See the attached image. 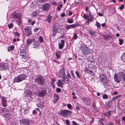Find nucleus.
<instances>
[{
  "label": "nucleus",
  "instance_id": "7c9ffc66",
  "mask_svg": "<svg viewBox=\"0 0 125 125\" xmlns=\"http://www.w3.org/2000/svg\"><path fill=\"white\" fill-rule=\"evenodd\" d=\"M90 16H91L88 19V21H89L90 22H92L93 21V20H94V18L93 15Z\"/></svg>",
  "mask_w": 125,
  "mask_h": 125
},
{
  "label": "nucleus",
  "instance_id": "a878e982",
  "mask_svg": "<svg viewBox=\"0 0 125 125\" xmlns=\"http://www.w3.org/2000/svg\"><path fill=\"white\" fill-rule=\"evenodd\" d=\"M14 48V45H11L8 48L7 50L8 52H10L13 50Z\"/></svg>",
  "mask_w": 125,
  "mask_h": 125
},
{
  "label": "nucleus",
  "instance_id": "f03ea898",
  "mask_svg": "<svg viewBox=\"0 0 125 125\" xmlns=\"http://www.w3.org/2000/svg\"><path fill=\"white\" fill-rule=\"evenodd\" d=\"M34 81L37 84L41 86L44 85L45 82V77L41 75L37 76Z\"/></svg>",
  "mask_w": 125,
  "mask_h": 125
},
{
  "label": "nucleus",
  "instance_id": "5701e85b",
  "mask_svg": "<svg viewBox=\"0 0 125 125\" xmlns=\"http://www.w3.org/2000/svg\"><path fill=\"white\" fill-rule=\"evenodd\" d=\"M20 54L21 56L26 55V54L25 50L23 49H21L20 51Z\"/></svg>",
  "mask_w": 125,
  "mask_h": 125
},
{
  "label": "nucleus",
  "instance_id": "4468645a",
  "mask_svg": "<svg viewBox=\"0 0 125 125\" xmlns=\"http://www.w3.org/2000/svg\"><path fill=\"white\" fill-rule=\"evenodd\" d=\"M115 113L116 112L115 110H110L105 113L104 114V115L108 117L111 116L112 113H114L115 114Z\"/></svg>",
  "mask_w": 125,
  "mask_h": 125
},
{
  "label": "nucleus",
  "instance_id": "c756f323",
  "mask_svg": "<svg viewBox=\"0 0 125 125\" xmlns=\"http://www.w3.org/2000/svg\"><path fill=\"white\" fill-rule=\"evenodd\" d=\"M75 73L77 77L79 79H80L81 74L77 71H76L75 72Z\"/></svg>",
  "mask_w": 125,
  "mask_h": 125
},
{
  "label": "nucleus",
  "instance_id": "0eeeda50",
  "mask_svg": "<svg viewBox=\"0 0 125 125\" xmlns=\"http://www.w3.org/2000/svg\"><path fill=\"white\" fill-rule=\"evenodd\" d=\"M9 64L7 63L2 62L0 63V71H3L9 69Z\"/></svg>",
  "mask_w": 125,
  "mask_h": 125
},
{
  "label": "nucleus",
  "instance_id": "e2e57ef3",
  "mask_svg": "<svg viewBox=\"0 0 125 125\" xmlns=\"http://www.w3.org/2000/svg\"><path fill=\"white\" fill-rule=\"evenodd\" d=\"M105 118H101L100 119V120L98 121L100 122H102V121L104 120V119Z\"/></svg>",
  "mask_w": 125,
  "mask_h": 125
},
{
  "label": "nucleus",
  "instance_id": "9d476101",
  "mask_svg": "<svg viewBox=\"0 0 125 125\" xmlns=\"http://www.w3.org/2000/svg\"><path fill=\"white\" fill-rule=\"evenodd\" d=\"M31 27H27L24 28L25 35L27 36L31 35L32 33L31 31Z\"/></svg>",
  "mask_w": 125,
  "mask_h": 125
},
{
  "label": "nucleus",
  "instance_id": "f704fd0d",
  "mask_svg": "<svg viewBox=\"0 0 125 125\" xmlns=\"http://www.w3.org/2000/svg\"><path fill=\"white\" fill-rule=\"evenodd\" d=\"M23 57L22 58L23 61H26L28 59V58L27 57L26 55H24V56H22Z\"/></svg>",
  "mask_w": 125,
  "mask_h": 125
},
{
  "label": "nucleus",
  "instance_id": "13d9d810",
  "mask_svg": "<svg viewBox=\"0 0 125 125\" xmlns=\"http://www.w3.org/2000/svg\"><path fill=\"white\" fill-rule=\"evenodd\" d=\"M66 125H70V122L68 120H66Z\"/></svg>",
  "mask_w": 125,
  "mask_h": 125
},
{
  "label": "nucleus",
  "instance_id": "4d7b16f0",
  "mask_svg": "<svg viewBox=\"0 0 125 125\" xmlns=\"http://www.w3.org/2000/svg\"><path fill=\"white\" fill-rule=\"evenodd\" d=\"M56 91L58 92H60L61 91V89L59 88H57L56 89Z\"/></svg>",
  "mask_w": 125,
  "mask_h": 125
},
{
  "label": "nucleus",
  "instance_id": "bf43d9fd",
  "mask_svg": "<svg viewBox=\"0 0 125 125\" xmlns=\"http://www.w3.org/2000/svg\"><path fill=\"white\" fill-rule=\"evenodd\" d=\"M8 109H6V108H3L2 109V111L3 112L5 111L6 112H7L8 111Z\"/></svg>",
  "mask_w": 125,
  "mask_h": 125
},
{
  "label": "nucleus",
  "instance_id": "ddd939ff",
  "mask_svg": "<svg viewBox=\"0 0 125 125\" xmlns=\"http://www.w3.org/2000/svg\"><path fill=\"white\" fill-rule=\"evenodd\" d=\"M82 52L83 54L86 55L89 54V48L87 47L83 46L82 47Z\"/></svg>",
  "mask_w": 125,
  "mask_h": 125
},
{
  "label": "nucleus",
  "instance_id": "2f4dec72",
  "mask_svg": "<svg viewBox=\"0 0 125 125\" xmlns=\"http://www.w3.org/2000/svg\"><path fill=\"white\" fill-rule=\"evenodd\" d=\"M95 26H97V29L101 27V25L97 21H96V22Z\"/></svg>",
  "mask_w": 125,
  "mask_h": 125
},
{
  "label": "nucleus",
  "instance_id": "09e8293b",
  "mask_svg": "<svg viewBox=\"0 0 125 125\" xmlns=\"http://www.w3.org/2000/svg\"><path fill=\"white\" fill-rule=\"evenodd\" d=\"M72 125H79V124H77L74 121H73L72 122Z\"/></svg>",
  "mask_w": 125,
  "mask_h": 125
},
{
  "label": "nucleus",
  "instance_id": "5fc2aeb1",
  "mask_svg": "<svg viewBox=\"0 0 125 125\" xmlns=\"http://www.w3.org/2000/svg\"><path fill=\"white\" fill-rule=\"evenodd\" d=\"M113 123L112 122H109L105 124V125H112Z\"/></svg>",
  "mask_w": 125,
  "mask_h": 125
},
{
  "label": "nucleus",
  "instance_id": "8fccbe9b",
  "mask_svg": "<svg viewBox=\"0 0 125 125\" xmlns=\"http://www.w3.org/2000/svg\"><path fill=\"white\" fill-rule=\"evenodd\" d=\"M67 106L68 108L69 109H71L72 108V105L70 104H67Z\"/></svg>",
  "mask_w": 125,
  "mask_h": 125
},
{
  "label": "nucleus",
  "instance_id": "393cba45",
  "mask_svg": "<svg viewBox=\"0 0 125 125\" xmlns=\"http://www.w3.org/2000/svg\"><path fill=\"white\" fill-rule=\"evenodd\" d=\"M26 43L27 44H31L34 41V39H27L26 40Z\"/></svg>",
  "mask_w": 125,
  "mask_h": 125
},
{
  "label": "nucleus",
  "instance_id": "f257e3e1",
  "mask_svg": "<svg viewBox=\"0 0 125 125\" xmlns=\"http://www.w3.org/2000/svg\"><path fill=\"white\" fill-rule=\"evenodd\" d=\"M115 81L117 83L121 81L125 82V73L124 72H121L115 74L114 77Z\"/></svg>",
  "mask_w": 125,
  "mask_h": 125
},
{
  "label": "nucleus",
  "instance_id": "412c9836",
  "mask_svg": "<svg viewBox=\"0 0 125 125\" xmlns=\"http://www.w3.org/2000/svg\"><path fill=\"white\" fill-rule=\"evenodd\" d=\"M52 17L50 14H49L47 18L46 19V21L50 23H51V21H52Z\"/></svg>",
  "mask_w": 125,
  "mask_h": 125
},
{
  "label": "nucleus",
  "instance_id": "4be33fe9",
  "mask_svg": "<svg viewBox=\"0 0 125 125\" xmlns=\"http://www.w3.org/2000/svg\"><path fill=\"white\" fill-rule=\"evenodd\" d=\"M57 52L55 53V55L58 59L60 58L61 56V52L60 51H56Z\"/></svg>",
  "mask_w": 125,
  "mask_h": 125
},
{
  "label": "nucleus",
  "instance_id": "de8ad7c7",
  "mask_svg": "<svg viewBox=\"0 0 125 125\" xmlns=\"http://www.w3.org/2000/svg\"><path fill=\"white\" fill-rule=\"evenodd\" d=\"M83 17L85 18L86 20H87V18L89 17V15H86L85 14H83Z\"/></svg>",
  "mask_w": 125,
  "mask_h": 125
},
{
  "label": "nucleus",
  "instance_id": "69168bd1",
  "mask_svg": "<svg viewBox=\"0 0 125 125\" xmlns=\"http://www.w3.org/2000/svg\"><path fill=\"white\" fill-rule=\"evenodd\" d=\"M65 15V14L63 13L62 12L61 14V17H64Z\"/></svg>",
  "mask_w": 125,
  "mask_h": 125
},
{
  "label": "nucleus",
  "instance_id": "49530a36",
  "mask_svg": "<svg viewBox=\"0 0 125 125\" xmlns=\"http://www.w3.org/2000/svg\"><path fill=\"white\" fill-rule=\"evenodd\" d=\"M62 4H61L60 5L59 7H57V9L59 11H60L61 9L60 8H62Z\"/></svg>",
  "mask_w": 125,
  "mask_h": 125
},
{
  "label": "nucleus",
  "instance_id": "aec40b11",
  "mask_svg": "<svg viewBox=\"0 0 125 125\" xmlns=\"http://www.w3.org/2000/svg\"><path fill=\"white\" fill-rule=\"evenodd\" d=\"M54 30H55L57 32H60V31L61 30V29L58 26H54L53 28V29Z\"/></svg>",
  "mask_w": 125,
  "mask_h": 125
},
{
  "label": "nucleus",
  "instance_id": "c03bdc74",
  "mask_svg": "<svg viewBox=\"0 0 125 125\" xmlns=\"http://www.w3.org/2000/svg\"><path fill=\"white\" fill-rule=\"evenodd\" d=\"M8 27L9 29L12 28L13 27V24L12 23H10L8 25Z\"/></svg>",
  "mask_w": 125,
  "mask_h": 125
},
{
  "label": "nucleus",
  "instance_id": "58836bf2",
  "mask_svg": "<svg viewBox=\"0 0 125 125\" xmlns=\"http://www.w3.org/2000/svg\"><path fill=\"white\" fill-rule=\"evenodd\" d=\"M32 13L33 17H35L37 15V12L36 11H34Z\"/></svg>",
  "mask_w": 125,
  "mask_h": 125
},
{
  "label": "nucleus",
  "instance_id": "473e14b6",
  "mask_svg": "<svg viewBox=\"0 0 125 125\" xmlns=\"http://www.w3.org/2000/svg\"><path fill=\"white\" fill-rule=\"evenodd\" d=\"M67 23H71L73 22V19H71L69 18H68L67 19Z\"/></svg>",
  "mask_w": 125,
  "mask_h": 125
},
{
  "label": "nucleus",
  "instance_id": "4c0bfd02",
  "mask_svg": "<svg viewBox=\"0 0 125 125\" xmlns=\"http://www.w3.org/2000/svg\"><path fill=\"white\" fill-rule=\"evenodd\" d=\"M1 102H7V100L6 99V98L4 96H2L1 97Z\"/></svg>",
  "mask_w": 125,
  "mask_h": 125
},
{
  "label": "nucleus",
  "instance_id": "6e6d98bb",
  "mask_svg": "<svg viewBox=\"0 0 125 125\" xmlns=\"http://www.w3.org/2000/svg\"><path fill=\"white\" fill-rule=\"evenodd\" d=\"M39 106L41 108H42L44 107V105L43 104H39Z\"/></svg>",
  "mask_w": 125,
  "mask_h": 125
},
{
  "label": "nucleus",
  "instance_id": "f8f14e48",
  "mask_svg": "<svg viewBox=\"0 0 125 125\" xmlns=\"http://www.w3.org/2000/svg\"><path fill=\"white\" fill-rule=\"evenodd\" d=\"M47 92L45 89H43L39 91L37 93V95L39 97H43L45 96Z\"/></svg>",
  "mask_w": 125,
  "mask_h": 125
},
{
  "label": "nucleus",
  "instance_id": "7ed1b4c3",
  "mask_svg": "<svg viewBox=\"0 0 125 125\" xmlns=\"http://www.w3.org/2000/svg\"><path fill=\"white\" fill-rule=\"evenodd\" d=\"M12 18H14L17 22V24L20 26L22 22V21L21 19V16L20 13H16L12 14L11 16Z\"/></svg>",
  "mask_w": 125,
  "mask_h": 125
},
{
  "label": "nucleus",
  "instance_id": "a211bd4d",
  "mask_svg": "<svg viewBox=\"0 0 125 125\" xmlns=\"http://www.w3.org/2000/svg\"><path fill=\"white\" fill-rule=\"evenodd\" d=\"M69 81V79L66 76H65L62 79V82H64L66 83H68Z\"/></svg>",
  "mask_w": 125,
  "mask_h": 125
},
{
  "label": "nucleus",
  "instance_id": "774afa93",
  "mask_svg": "<svg viewBox=\"0 0 125 125\" xmlns=\"http://www.w3.org/2000/svg\"><path fill=\"white\" fill-rule=\"evenodd\" d=\"M93 107L94 109L95 108H96V104L94 103H93Z\"/></svg>",
  "mask_w": 125,
  "mask_h": 125
},
{
  "label": "nucleus",
  "instance_id": "3c124183",
  "mask_svg": "<svg viewBox=\"0 0 125 125\" xmlns=\"http://www.w3.org/2000/svg\"><path fill=\"white\" fill-rule=\"evenodd\" d=\"M39 28L40 27H39V28H35L33 30L34 32H35L38 31Z\"/></svg>",
  "mask_w": 125,
  "mask_h": 125
},
{
  "label": "nucleus",
  "instance_id": "864d4df0",
  "mask_svg": "<svg viewBox=\"0 0 125 125\" xmlns=\"http://www.w3.org/2000/svg\"><path fill=\"white\" fill-rule=\"evenodd\" d=\"M124 8V5H121L119 7V9L120 10H121L122 9Z\"/></svg>",
  "mask_w": 125,
  "mask_h": 125
},
{
  "label": "nucleus",
  "instance_id": "680f3d73",
  "mask_svg": "<svg viewBox=\"0 0 125 125\" xmlns=\"http://www.w3.org/2000/svg\"><path fill=\"white\" fill-rule=\"evenodd\" d=\"M111 102H109L108 103V105L109 107H111Z\"/></svg>",
  "mask_w": 125,
  "mask_h": 125
},
{
  "label": "nucleus",
  "instance_id": "a18cd8bd",
  "mask_svg": "<svg viewBox=\"0 0 125 125\" xmlns=\"http://www.w3.org/2000/svg\"><path fill=\"white\" fill-rule=\"evenodd\" d=\"M119 44L120 45H122L123 42V41L122 39H119Z\"/></svg>",
  "mask_w": 125,
  "mask_h": 125
},
{
  "label": "nucleus",
  "instance_id": "f3484780",
  "mask_svg": "<svg viewBox=\"0 0 125 125\" xmlns=\"http://www.w3.org/2000/svg\"><path fill=\"white\" fill-rule=\"evenodd\" d=\"M65 42L64 40H62L61 41V42L58 43L59 49H62L64 46Z\"/></svg>",
  "mask_w": 125,
  "mask_h": 125
},
{
  "label": "nucleus",
  "instance_id": "72a5a7b5",
  "mask_svg": "<svg viewBox=\"0 0 125 125\" xmlns=\"http://www.w3.org/2000/svg\"><path fill=\"white\" fill-rule=\"evenodd\" d=\"M7 102H1L2 106L4 107H6L7 106Z\"/></svg>",
  "mask_w": 125,
  "mask_h": 125
},
{
  "label": "nucleus",
  "instance_id": "a19ab883",
  "mask_svg": "<svg viewBox=\"0 0 125 125\" xmlns=\"http://www.w3.org/2000/svg\"><path fill=\"white\" fill-rule=\"evenodd\" d=\"M39 39L40 42H44L42 36H40L39 37Z\"/></svg>",
  "mask_w": 125,
  "mask_h": 125
},
{
  "label": "nucleus",
  "instance_id": "052dcab7",
  "mask_svg": "<svg viewBox=\"0 0 125 125\" xmlns=\"http://www.w3.org/2000/svg\"><path fill=\"white\" fill-rule=\"evenodd\" d=\"M107 60V59L106 57L105 56L104 57V59L103 58H102L101 59V61H105Z\"/></svg>",
  "mask_w": 125,
  "mask_h": 125
},
{
  "label": "nucleus",
  "instance_id": "603ef678",
  "mask_svg": "<svg viewBox=\"0 0 125 125\" xmlns=\"http://www.w3.org/2000/svg\"><path fill=\"white\" fill-rule=\"evenodd\" d=\"M15 35L17 37H18L20 36V34L17 32H16L15 33Z\"/></svg>",
  "mask_w": 125,
  "mask_h": 125
},
{
  "label": "nucleus",
  "instance_id": "338daca9",
  "mask_svg": "<svg viewBox=\"0 0 125 125\" xmlns=\"http://www.w3.org/2000/svg\"><path fill=\"white\" fill-rule=\"evenodd\" d=\"M35 21H33L31 22V24L32 26L35 23Z\"/></svg>",
  "mask_w": 125,
  "mask_h": 125
},
{
  "label": "nucleus",
  "instance_id": "cd10ccee",
  "mask_svg": "<svg viewBox=\"0 0 125 125\" xmlns=\"http://www.w3.org/2000/svg\"><path fill=\"white\" fill-rule=\"evenodd\" d=\"M121 58L123 62H125V52L123 53L122 55Z\"/></svg>",
  "mask_w": 125,
  "mask_h": 125
},
{
  "label": "nucleus",
  "instance_id": "1a4fd4ad",
  "mask_svg": "<svg viewBox=\"0 0 125 125\" xmlns=\"http://www.w3.org/2000/svg\"><path fill=\"white\" fill-rule=\"evenodd\" d=\"M51 6L49 3H45L42 6V8L43 11H48L50 9Z\"/></svg>",
  "mask_w": 125,
  "mask_h": 125
},
{
  "label": "nucleus",
  "instance_id": "b1692460",
  "mask_svg": "<svg viewBox=\"0 0 125 125\" xmlns=\"http://www.w3.org/2000/svg\"><path fill=\"white\" fill-rule=\"evenodd\" d=\"M40 44L39 42L37 41L34 42L33 44L34 48H37L38 47Z\"/></svg>",
  "mask_w": 125,
  "mask_h": 125
},
{
  "label": "nucleus",
  "instance_id": "c85d7f7f",
  "mask_svg": "<svg viewBox=\"0 0 125 125\" xmlns=\"http://www.w3.org/2000/svg\"><path fill=\"white\" fill-rule=\"evenodd\" d=\"M26 94L28 97L31 96L32 95V92L30 90H29L26 92Z\"/></svg>",
  "mask_w": 125,
  "mask_h": 125
},
{
  "label": "nucleus",
  "instance_id": "dca6fc26",
  "mask_svg": "<svg viewBox=\"0 0 125 125\" xmlns=\"http://www.w3.org/2000/svg\"><path fill=\"white\" fill-rule=\"evenodd\" d=\"M59 73L60 78H63L66 76L65 71L62 69H61L59 70Z\"/></svg>",
  "mask_w": 125,
  "mask_h": 125
},
{
  "label": "nucleus",
  "instance_id": "0e129e2a",
  "mask_svg": "<svg viewBox=\"0 0 125 125\" xmlns=\"http://www.w3.org/2000/svg\"><path fill=\"white\" fill-rule=\"evenodd\" d=\"M98 125H104V124L103 122H99Z\"/></svg>",
  "mask_w": 125,
  "mask_h": 125
},
{
  "label": "nucleus",
  "instance_id": "39448f33",
  "mask_svg": "<svg viewBox=\"0 0 125 125\" xmlns=\"http://www.w3.org/2000/svg\"><path fill=\"white\" fill-rule=\"evenodd\" d=\"M27 76L24 74H21L15 77L13 80V82L19 83L25 80Z\"/></svg>",
  "mask_w": 125,
  "mask_h": 125
},
{
  "label": "nucleus",
  "instance_id": "ea45409f",
  "mask_svg": "<svg viewBox=\"0 0 125 125\" xmlns=\"http://www.w3.org/2000/svg\"><path fill=\"white\" fill-rule=\"evenodd\" d=\"M53 31L52 35L53 37H54L56 35V34L57 32L55 31V30H54L53 29Z\"/></svg>",
  "mask_w": 125,
  "mask_h": 125
},
{
  "label": "nucleus",
  "instance_id": "e433bc0d",
  "mask_svg": "<svg viewBox=\"0 0 125 125\" xmlns=\"http://www.w3.org/2000/svg\"><path fill=\"white\" fill-rule=\"evenodd\" d=\"M73 38L74 40H76L77 38V34L76 33H73Z\"/></svg>",
  "mask_w": 125,
  "mask_h": 125
},
{
  "label": "nucleus",
  "instance_id": "423d86ee",
  "mask_svg": "<svg viewBox=\"0 0 125 125\" xmlns=\"http://www.w3.org/2000/svg\"><path fill=\"white\" fill-rule=\"evenodd\" d=\"M72 113L71 111L68 110H62L58 112V114L60 115L65 117H67Z\"/></svg>",
  "mask_w": 125,
  "mask_h": 125
},
{
  "label": "nucleus",
  "instance_id": "c9c22d12",
  "mask_svg": "<svg viewBox=\"0 0 125 125\" xmlns=\"http://www.w3.org/2000/svg\"><path fill=\"white\" fill-rule=\"evenodd\" d=\"M102 98L104 99H107L108 98V96L106 94H104L102 96Z\"/></svg>",
  "mask_w": 125,
  "mask_h": 125
},
{
  "label": "nucleus",
  "instance_id": "9b49d317",
  "mask_svg": "<svg viewBox=\"0 0 125 125\" xmlns=\"http://www.w3.org/2000/svg\"><path fill=\"white\" fill-rule=\"evenodd\" d=\"M78 26L79 24H74L69 25H66L65 28L66 30H68L70 29L76 27Z\"/></svg>",
  "mask_w": 125,
  "mask_h": 125
},
{
  "label": "nucleus",
  "instance_id": "79ce46f5",
  "mask_svg": "<svg viewBox=\"0 0 125 125\" xmlns=\"http://www.w3.org/2000/svg\"><path fill=\"white\" fill-rule=\"evenodd\" d=\"M71 73L73 77L74 78H75V77L74 75V71L73 70H72L71 71Z\"/></svg>",
  "mask_w": 125,
  "mask_h": 125
},
{
  "label": "nucleus",
  "instance_id": "2eb2a0df",
  "mask_svg": "<svg viewBox=\"0 0 125 125\" xmlns=\"http://www.w3.org/2000/svg\"><path fill=\"white\" fill-rule=\"evenodd\" d=\"M89 33L92 37H95L98 35V33L94 30H90L89 31Z\"/></svg>",
  "mask_w": 125,
  "mask_h": 125
},
{
  "label": "nucleus",
  "instance_id": "20e7f679",
  "mask_svg": "<svg viewBox=\"0 0 125 125\" xmlns=\"http://www.w3.org/2000/svg\"><path fill=\"white\" fill-rule=\"evenodd\" d=\"M100 82L104 86H106L108 83V81L106 76L103 74L99 75Z\"/></svg>",
  "mask_w": 125,
  "mask_h": 125
},
{
  "label": "nucleus",
  "instance_id": "6ab92c4d",
  "mask_svg": "<svg viewBox=\"0 0 125 125\" xmlns=\"http://www.w3.org/2000/svg\"><path fill=\"white\" fill-rule=\"evenodd\" d=\"M54 100L53 103H56L59 100V96L58 94H54Z\"/></svg>",
  "mask_w": 125,
  "mask_h": 125
},
{
  "label": "nucleus",
  "instance_id": "bb28decb",
  "mask_svg": "<svg viewBox=\"0 0 125 125\" xmlns=\"http://www.w3.org/2000/svg\"><path fill=\"white\" fill-rule=\"evenodd\" d=\"M57 84L58 87H62L63 86L62 83V82L60 80L58 81Z\"/></svg>",
  "mask_w": 125,
  "mask_h": 125
},
{
  "label": "nucleus",
  "instance_id": "6e6552de",
  "mask_svg": "<svg viewBox=\"0 0 125 125\" xmlns=\"http://www.w3.org/2000/svg\"><path fill=\"white\" fill-rule=\"evenodd\" d=\"M20 121L21 124H23V125H29L32 123L31 121L25 119H21Z\"/></svg>",
  "mask_w": 125,
  "mask_h": 125
},
{
  "label": "nucleus",
  "instance_id": "37998d69",
  "mask_svg": "<svg viewBox=\"0 0 125 125\" xmlns=\"http://www.w3.org/2000/svg\"><path fill=\"white\" fill-rule=\"evenodd\" d=\"M52 4L53 5L56 6H58L59 5V4L57 3V2L56 1H54L52 3Z\"/></svg>",
  "mask_w": 125,
  "mask_h": 125
}]
</instances>
